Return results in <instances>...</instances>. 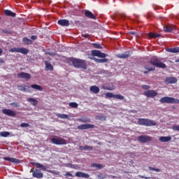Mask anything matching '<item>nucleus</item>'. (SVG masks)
Instances as JSON below:
<instances>
[{"label": "nucleus", "instance_id": "obj_1", "mask_svg": "<svg viewBox=\"0 0 179 179\" xmlns=\"http://www.w3.org/2000/svg\"><path fill=\"white\" fill-rule=\"evenodd\" d=\"M92 57H98V58L104 59H97L96 57L92 58L93 61L96 62V64H106L108 61V59H105L106 57H108V55L101 52L100 50H94L91 51Z\"/></svg>", "mask_w": 179, "mask_h": 179}, {"label": "nucleus", "instance_id": "obj_2", "mask_svg": "<svg viewBox=\"0 0 179 179\" xmlns=\"http://www.w3.org/2000/svg\"><path fill=\"white\" fill-rule=\"evenodd\" d=\"M70 61L72 62L74 68H77L78 69H87L86 60L72 57Z\"/></svg>", "mask_w": 179, "mask_h": 179}, {"label": "nucleus", "instance_id": "obj_3", "mask_svg": "<svg viewBox=\"0 0 179 179\" xmlns=\"http://www.w3.org/2000/svg\"><path fill=\"white\" fill-rule=\"evenodd\" d=\"M138 124L143 127H156V122L148 118L138 119Z\"/></svg>", "mask_w": 179, "mask_h": 179}, {"label": "nucleus", "instance_id": "obj_4", "mask_svg": "<svg viewBox=\"0 0 179 179\" xmlns=\"http://www.w3.org/2000/svg\"><path fill=\"white\" fill-rule=\"evenodd\" d=\"M159 101L162 103H166L167 104H179V99L170 96H164L160 99Z\"/></svg>", "mask_w": 179, "mask_h": 179}, {"label": "nucleus", "instance_id": "obj_5", "mask_svg": "<svg viewBox=\"0 0 179 179\" xmlns=\"http://www.w3.org/2000/svg\"><path fill=\"white\" fill-rule=\"evenodd\" d=\"M150 64L153 65L154 66H157V68H161L162 69H166V64L160 62L157 57H153L150 60Z\"/></svg>", "mask_w": 179, "mask_h": 179}, {"label": "nucleus", "instance_id": "obj_6", "mask_svg": "<svg viewBox=\"0 0 179 179\" xmlns=\"http://www.w3.org/2000/svg\"><path fill=\"white\" fill-rule=\"evenodd\" d=\"M10 52H20V54H23L24 55H27L29 52V50L25 48H13L10 49Z\"/></svg>", "mask_w": 179, "mask_h": 179}, {"label": "nucleus", "instance_id": "obj_7", "mask_svg": "<svg viewBox=\"0 0 179 179\" xmlns=\"http://www.w3.org/2000/svg\"><path fill=\"white\" fill-rule=\"evenodd\" d=\"M50 141L54 145H66V140L62 138H52Z\"/></svg>", "mask_w": 179, "mask_h": 179}, {"label": "nucleus", "instance_id": "obj_8", "mask_svg": "<svg viewBox=\"0 0 179 179\" xmlns=\"http://www.w3.org/2000/svg\"><path fill=\"white\" fill-rule=\"evenodd\" d=\"M138 141L142 143H147V142H150L152 141V137H150V136H139L138 137Z\"/></svg>", "mask_w": 179, "mask_h": 179}, {"label": "nucleus", "instance_id": "obj_9", "mask_svg": "<svg viewBox=\"0 0 179 179\" xmlns=\"http://www.w3.org/2000/svg\"><path fill=\"white\" fill-rule=\"evenodd\" d=\"M144 96H145V97H150L151 99H153V97H156L157 96V92L155 90H148L144 92Z\"/></svg>", "mask_w": 179, "mask_h": 179}, {"label": "nucleus", "instance_id": "obj_10", "mask_svg": "<svg viewBox=\"0 0 179 179\" xmlns=\"http://www.w3.org/2000/svg\"><path fill=\"white\" fill-rule=\"evenodd\" d=\"M31 171H32V176L34 177L35 178H43L44 177V175L40 170L38 169H35L34 171L31 169Z\"/></svg>", "mask_w": 179, "mask_h": 179}, {"label": "nucleus", "instance_id": "obj_11", "mask_svg": "<svg viewBox=\"0 0 179 179\" xmlns=\"http://www.w3.org/2000/svg\"><path fill=\"white\" fill-rule=\"evenodd\" d=\"M2 113L8 117H16V113L10 109L4 108L2 110Z\"/></svg>", "mask_w": 179, "mask_h": 179}, {"label": "nucleus", "instance_id": "obj_12", "mask_svg": "<svg viewBox=\"0 0 179 179\" xmlns=\"http://www.w3.org/2000/svg\"><path fill=\"white\" fill-rule=\"evenodd\" d=\"M3 159L6 160V162H10V163H14L15 164H20V159L13 158V157H3Z\"/></svg>", "mask_w": 179, "mask_h": 179}, {"label": "nucleus", "instance_id": "obj_13", "mask_svg": "<svg viewBox=\"0 0 179 179\" xmlns=\"http://www.w3.org/2000/svg\"><path fill=\"white\" fill-rule=\"evenodd\" d=\"M17 78L29 80V79L31 78V76L28 73L22 72L17 74Z\"/></svg>", "mask_w": 179, "mask_h": 179}, {"label": "nucleus", "instance_id": "obj_14", "mask_svg": "<svg viewBox=\"0 0 179 179\" xmlns=\"http://www.w3.org/2000/svg\"><path fill=\"white\" fill-rule=\"evenodd\" d=\"M84 13H85V17H87L88 19H93L94 20H96V16L90 10H85Z\"/></svg>", "mask_w": 179, "mask_h": 179}, {"label": "nucleus", "instance_id": "obj_15", "mask_svg": "<svg viewBox=\"0 0 179 179\" xmlns=\"http://www.w3.org/2000/svg\"><path fill=\"white\" fill-rule=\"evenodd\" d=\"M94 128V124H85L78 126V129H92Z\"/></svg>", "mask_w": 179, "mask_h": 179}, {"label": "nucleus", "instance_id": "obj_16", "mask_svg": "<svg viewBox=\"0 0 179 179\" xmlns=\"http://www.w3.org/2000/svg\"><path fill=\"white\" fill-rule=\"evenodd\" d=\"M173 30H176V27L174 25L168 24L164 27V31L165 33H171Z\"/></svg>", "mask_w": 179, "mask_h": 179}, {"label": "nucleus", "instance_id": "obj_17", "mask_svg": "<svg viewBox=\"0 0 179 179\" xmlns=\"http://www.w3.org/2000/svg\"><path fill=\"white\" fill-rule=\"evenodd\" d=\"M59 26H62L63 27H68L69 26V20H59L57 22Z\"/></svg>", "mask_w": 179, "mask_h": 179}, {"label": "nucleus", "instance_id": "obj_18", "mask_svg": "<svg viewBox=\"0 0 179 179\" xmlns=\"http://www.w3.org/2000/svg\"><path fill=\"white\" fill-rule=\"evenodd\" d=\"M166 83L169 85L177 83L178 80L176 77H167L165 80Z\"/></svg>", "mask_w": 179, "mask_h": 179}, {"label": "nucleus", "instance_id": "obj_19", "mask_svg": "<svg viewBox=\"0 0 179 179\" xmlns=\"http://www.w3.org/2000/svg\"><path fill=\"white\" fill-rule=\"evenodd\" d=\"M76 177H81L82 178H89L90 176L87 173L78 171L76 173Z\"/></svg>", "mask_w": 179, "mask_h": 179}, {"label": "nucleus", "instance_id": "obj_20", "mask_svg": "<svg viewBox=\"0 0 179 179\" xmlns=\"http://www.w3.org/2000/svg\"><path fill=\"white\" fill-rule=\"evenodd\" d=\"M90 92L92 93H94V94H98V93H100V88L97 87L96 85H92L90 88Z\"/></svg>", "mask_w": 179, "mask_h": 179}, {"label": "nucleus", "instance_id": "obj_21", "mask_svg": "<svg viewBox=\"0 0 179 179\" xmlns=\"http://www.w3.org/2000/svg\"><path fill=\"white\" fill-rule=\"evenodd\" d=\"M4 14L6 16H9L10 17H16V13L10 10H5Z\"/></svg>", "mask_w": 179, "mask_h": 179}, {"label": "nucleus", "instance_id": "obj_22", "mask_svg": "<svg viewBox=\"0 0 179 179\" xmlns=\"http://www.w3.org/2000/svg\"><path fill=\"white\" fill-rule=\"evenodd\" d=\"M34 166L36 167V169H41V170H43L44 171H47V166L37 162L33 163Z\"/></svg>", "mask_w": 179, "mask_h": 179}, {"label": "nucleus", "instance_id": "obj_23", "mask_svg": "<svg viewBox=\"0 0 179 179\" xmlns=\"http://www.w3.org/2000/svg\"><path fill=\"white\" fill-rule=\"evenodd\" d=\"M116 57L120 59H127L129 57H130L129 52H125L123 54H118L116 55Z\"/></svg>", "mask_w": 179, "mask_h": 179}, {"label": "nucleus", "instance_id": "obj_24", "mask_svg": "<svg viewBox=\"0 0 179 179\" xmlns=\"http://www.w3.org/2000/svg\"><path fill=\"white\" fill-rule=\"evenodd\" d=\"M159 142H170V141H171V136H161L159 138Z\"/></svg>", "mask_w": 179, "mask_h": 179}, {"label": "nucleus", "instance_id": "obj_25", "mask_svg": "<svg viewBox=\"0 0 179 179\" xmlns=\"http://www.w3.org/2000/svg\"><path fill=\"white\" fill-rule=\"evenodd\" d=\"M31 89H34V90H38V92H43V87L37 84L31 85Z\"/></svg>", "mask_w": 179, "mask_h": 179}, {"label": "nucleus", "instance_id": "obj_26", "mask_svg": "<svg viewBox=\"0 0 179 179\" xmlns=\"http://www.w3.org/2000/svg\"><path fill=\"white\" fill-rule=\"evenodd\" d=\"M46 71H54V66L48 61H45Z\"/></svg>", "mask_w": 179, "mask_h": 179}, {"label": "nucleus", "instance_id": "obj_27", "mask_svg": "<svg viewBox=\"0 0 179 179\" xmlns=\"http://www.w3.org/2000/svg\"><path fill=\"white\" fill-rule=\"evenodd\" d=\"M166 51L168 52H171L172 54H178V52H179V47H176L173 48H168Z\"/></svg>", "mask_w": 179, "mask_h": 179}, {"label": "nucleus", "instance_id": "obj_28", "mask_svg": "<svg viewBox=\"0 0 179 179\" xmlns=\"http://www.w3.org/2000/svg\"><path fill=\"white\" fill-rule=\"evenodd\" d=\"M27 89H30V87L26 86V85H24V86L18 85L17 86V90H20V92H24V93L27 92Z\"/></svg>", "mask_w": 179, "mask_h": 179}, {"label": "nucleus", "instance_id": "obj_29", "mask_svg": "<svg viewBox=\"0 0 179 179\" xmlns=\"http://www.w3.org/2000/svg\"><path fill=\"white\" fill-rule=\"evenodd\" d=\"M148 36L149 38H157L158 37L161 36L160 34L152 33V32L148 33Z\"/></svg>", "mask_w": 179, "mask_h": 179}, {"label": "nucleus", "instance_id": "obj_30", "mask_svg": "<svg viewBox=\"0 0 179 179\" xmlns=\"http://www.w3.org/2000/svg\"><path fill=\"white\" fill-rule=\"evenodd\" d=\"M27 101H29V103H31V104L32 106H37V104H38V101H37V99H34V98H29L27 99Z\"/></svg>", "mask_w": 179, "mask_h": 179}, {"label": "nucleus", "instance_id": "obj_31", "mask_svg": "<svg viewBox=\"0 0 179 179\" xmlns=\"http://www.w3.org/2000/svg\"><path fill=\"white\" fill-rule=\"evenodd\" d=\"M23 43L26 44L27 45H29V44H33V41L28 38L27 37H24L22 39Z\"/></svg>", "mask_w": 179, "mask_h": 179}, {"label": "nucleus", "instance_id": "obj_32", "mask_svg": "<svg viewBox=\"0 0 179 179\" xmlns=\"http://www.w3.org/2000/svg\"><path fill=\"white\" fill-rule=\"evenodd\" d=\"M79 122H90V119L87 117H82L81 118L78 119Z\"/></svg>", "mask_w": 179, "mask_h": 179}, {"label": "nucleus", "instance_id": "obj_33", "mask_svg": "<svg viewBox=\"0 0 179 179\" xmlns=\"http://www.w3.org/2000/svg\"><path fill=\"white\" fill-rule=\"evenodd\" d=\"M144 68H145V69L148 70V71H143V73H145V74L149 73V72H152V71L156 70V69L155 67L148 68V66H145Z\"/></svg>", "mask_w": 179, "mask_h": 179}, {"label": "nucleus", "instance_id": "obj_34", "mask_svg": "<svg viewBox=\"0 0 179 179\" xmlns=\"http://www.w3.org/2000/svg\"><path fill=\"white\" fill-rule=\"evenodd\" d=\"M57 117L58 118H62V120H67L68 118H69V116H68V115L66 114H57Z\"/></svg>", "mask_w": 179, "mask_h": 179}, {"label": "nucleus", "instance_id": "obj_35", "mask_svg": "<svg viewBox=\"0 0 179 179\" xmlns=\"http://www.w3.org/2000/svg\"><path fill=\"white\" fill-rule=\"evenodd\" d=\"M1 136H2L3 138H8V136H9V135H10V133L8 131H1L0 133Z\"/></svg>", "mask_w": 179, "mask_h": 179}, {"label": "nucleus", "instance_id": "obj_36", "mask_svg": "<svg viewBox=\"0 0 179 179\" xmlns=\"http://www.w3.org/2000/svg\"><path fill=\"white\" fill-rule=\"evenodd\" d=\"M92 46L94 47V48H98L99 50H102L103 48V46H101L100 43H92Z\"/></svg>", "mask_w": 179, "mask_h": 179}, {"label": "nucleus", "instance_id": "obj_37", "mask_svg": "<svg viewBox=\"0 0 179 179\" xmlns=\"http://www.w3.org/2000/svg\"><path fill=\"white\" fill-rule=\"evenodd\" d=\"M115 94H113L112 92H108L106 94V99H113V97L115 99Z\"/></svg>", "mask_w": 179, "mask_h": 179}, {"label": "nucleus", "instance_id": "obj_38", "mask_svg": "<svg viewBox=\"0 0 179 179\" xmlns=\"http://www.w3.org/2000/svg\"><path fill=\"white\" fill-rule=\"evenodd\" d=\"M78 103L76 102H71L69 103V106L71 107V108H78Z\"/></svg>", "mask_w": 179, "mask_h": 179}, {"label": "nucleus", "instance_id": "obj_39", "mask_svg": "<svg viewBox=\"0 0 179 179\" xmlns=\"http://www.w3.org/2000/svg\"><path fill=\"white\" fill-rule=\"evenodd\" d=\"M148 169L150 171H156V173H160V169H155V168H153L152 166H149L148 167Z\"/></svg>", "mask_w": 179, "mask_h": 179}, {"label": "nucleus", "instance_id": "obj_40", "mask_svg": "<svg viewBox=\"0 0 179 179\" xmlns=\"http://www.w3.org/2000/svg\"><path fill=\"white\" fill-rule=\"evenodd\" d=\"M115 99H117V100H124V97L121 94H115Z\"/></svg>", "mask_w": 179, "mask_h": 179}, {"label": "nucleus", "instance_id": "obj_41", "mask_svg": "<svg viewBox=\"0 0 179 179\" xmlns=\"http://www.w3.org/2000/svg\"><path fill=\"white\" fill-rule=\"evenodd\" d=\"M84 150L92 151V150H93V147L90 146V145H85Z\"/></svg>", "mask_w": 179, "mask_h": 179}, {"label": "nucleus", "instance_id": "obj_42", "mask_svg": "<svg viewBox=\"0 0 179 179\" xmlns=\"http://www.w3.org/2000/svg\"><path fill=\"white\" fill-rule=\"evenodd\" d=\"M21 128H29L30 127V124L28 123H22L20 124Z\"/></svg>", "mask_w": 179, "mask_h": 179}, {"label": "nucleus", "instance_id": "obj_43", "mask_svg": "<svg viewBox=\"0 0 179 179\" xmlns=\"http://www.w3.org/2000/svg\"><path fill=\"white\" fill-rule=\"evenodd\" d=\"M49 173L51 174H55V176L59 175V171H50Z\"/></svg>", "mask_w": 179, "mask_h": 179}, {"label": "nucleus", "instance_id": "obj_44", "mask_svg": "<svg viewBox=\"0 0 179 179\" xmlns=\"http://www.w3.org/2000/svg\"><path fill=\"white\" fill-rule=\"evenodd\" d=\"M97 177L99 179H103V178H106V176L105 174L101 173V174H99Z\"/></svg>", "mask_w": 179, "mask_h": 179}, {"label": "nucleus", "instance_id": "obj_45", "mask_svg": "<svg viewBox=\"0 0 179 179\" xmlns=\"http://www.w3.org/2000/svg\"><path fill=\"white\" fill-rule=\"evenodd\" d=\"M141 87L144 89V90H149V89H150V86L149 85H142Z\"/></svg>", "mask_w": 179, "mask_h": 179}, {"label": "nucleus", "instance_id": "obj_46", "mask_svg": "<svg viewBox=\"0 0 179 179\" xmlns=\"http://www.w3.org/2000/svg\"><path fill=\"white\" fill-rule=\"evenodd\" d=\"M173 131H179V125H175L173 127Z\"/></svg>", "mask_w": 179, "mask_h": 179}, {"label": "nucleus", "instance_id": "obj_47", "mask_svg": "<svg viewBox=\"0 0 179 179\" xmlns=\"http://www.w3.org/2000/svg\"><path fill=\"white\" fill-rule=\"evenodd\" d=\"M68 167H70V169H76V166L74 164H67Z\"/></svg>", "mask_w": 179, "mask_h": 179}, {"label": "nucleus", "instance_id": "obj_48", "mask_svg": "<svg viewBox=\"0 0 179 179\" xmlns=\"http://www.w3.org/2000/svg\"><path fill=\"white\" fill-rule=\"evenodd\" d=\"M66 177H73V175H72L71 173L69 172H66L65 174Z\"/></svg>", "mask_w": 179, "mask_h": 179}, {"label": "nucleus", "instance_id": "obj_49", "mask_svg": "<svg viewBox=\"0 0 179 179\" xmlns=\"http://www.w3.org/2000/svg\"><path fill=\"white\" fill-rule=\"evenodd\" d=\"M103 89H104V90H113L111 87H103Z\"/></svg>", "mask_w": 179, "mask_h": 179}, {"label": "nucleus", "instance_id": "obj_50", "mask_svg": "<svg viewBox=\"0 0 179 179\" xmlns=\"http://www.w3.org/2000/svg\"><path fill=\"white\" fill-rule=\"evenodd\" d=\"M138 177L140 178H145V179H150L151 178L150 177H146V176H143L142 175H139Z\"/></svg>", "mask_w": 179, "mask_h": 179}, {"label": "nucleus", "instance_id": "obj_51", "mask_svg": "<svg viewBox=\"0 0 179 179\" xmlns=\"http://www.w3.org/2000/svg\"><path fill=\"white\" fill-rule=\"evenodd\" d=\"M129 34H131V36H136V32L131 31L129 32Z\"/></svg>", "mask_w": 179, "mask_h": 179}, {"label": "nucleus", "instance_id": "obj_52", "mask_svg": "<svg viewBox=\"0 0 179 179\" xmlns=\"http://www.w3.org/2000/svg\"><path fill=\"white\" fill-rule=\"evenodd\" d=\"M31 40H37V36H36V35H32V36H31Z\"/></svg>", "mask_w": 179, "mask_h": 179}, {"label": "nucleus", "instance_id": "obj_53", "mask_svg": "<svg viewBox=\"0 0 179 179\" xmlns=\"http://www.w3.org/2000/svg\"><path fill=\"white\" fill-rule=\"evenodd\" d=\"M96 167L98 169H103V165L100 164H98V165L96 166Z\"/></svg>", "mask_w": 179, "mask_h": 179}, {"label": "nucleus", "instance_id": "obj_54", "mask_svg": "<svg viewBox=\"0 0 179 179\" xmlns=\"http://www.w3.org/2000/svg\"><path fill=\"white\" fill-rule=\"evenodd\" d=\"M79 149L80 150H85V146L80 145Z\"/></svg>", "mask_w": 179, "mask_h": 179}, {"label": "nucleus", "instance_id": "obj_55", "mask_svg": "<svg viewBox=\"0 0 179 179\" xmlns=\"http://www.w3.org/2000/svg\"><path fill=\"white\" fill-rule=\"evenodd\" d=\"M97 166H98V164H92L91 165V167H97Z\"/></svg>", "mask_w": 179, "mask_h": 179}, {"label": "nucleus", "instance_id": "obj_56", "mask_svg": "<svg viewBox=\"0 0 179 179\" xmlns=\"http://www.w3.org/2000/svg\"><path fill=\"white\" fill-rule=\"evenodd\" d=\"M99 118L100 120H103L104 121H106V117L104 116H101Z\"/></svg>", "mask_w": 179, "mask_h": 179}, {"label": "nucleus", "instance_id": "obj_57", "mask_svg": "<svg viewBox=\"0 0 179 179\" xmlns=\"http://www.w3.org/2000/svg\"><path fill=\"white\" fill-rule=\"evenodd\" d=\"M48 55H51V56L55 55V53H54V52H48Z\"/></svg>", "mask_w": 179, "mask_h": 179}, {"label": "nucleus", "instance_id": "obj_58", "mask_svg": "<svg viewBox=\"0 0 179 179\" xmlns=\"http://www.w3.org/2000/svg\"><path fill=\"white\" fill-rule=\"evenodd\" d=\"M11 106H15V107H17V104H16L15 103H11Z\"/></svg>", "mask_w": 179, "mask_h": 179}, {"label": "nucleus", "instance_id": "obj_59", "mask_svg": "<svg viewBox=\"0 0 179 179\" xmlns=\"http://www.w3.org/2000/svg\"><path fill=\"white\" fill-rule=\"evenodd\" d=\"M3 52V50H2L1 48H0V55L1 54H2Z\"/></svg>", "mask_w": 179, "mask_h": 179}, {"label": "nucleus", "instance_id": "obj_60", "mask_svg": "<svg viewBox=\"0 0 179 179\" xmlns=\"http://www.w3.org/2000/svg\"><path fill=\"white\" fill-rule=\"evenodd\" d=\"M175 62H179V58L175 60Z\"/></svg>", "mask_w": 179, "mask_h": 179}, {"label": "nucleus", "instance_id": "obj_61", "mask_svg": "<svg viewBox=\"0 0 179 179\" xmlns=\"http://www.w3.org/2000/svg\"><path fill=\"white\" fill-rule=\"evenodd\" d=\"M5 33H10V32H9V31H5Z\"/></svg>", "mask_w": 179, "mask_h": 179}, {"label": "nucleus", "instance_id": "obj_62", "mask_svg": "<svg viewBox=\"0 0 179 179\" xmlns=\"http://www.w3.org/2000/svg\"><path fill=\"white\" fill-rule=\"evenodd\" d=\"M0 62H1V63H3V61H2V60H0Z\"/></svg>", "mask_w": 179, "mask_h": 179}, {"label": "nucleus", "instance_id": "obj_63", "mask_svg": "<svg viewBox=\"0 0 179 179\" xmlns=\"http://www.w3.org/2000/svg\"><path fill=\"white\" fill-rule=\"evenodd\" d=\"M0 129H1V127H0Z\"/></svg>", "mask_w": 179, "mask_h": 179}]
</instances>
